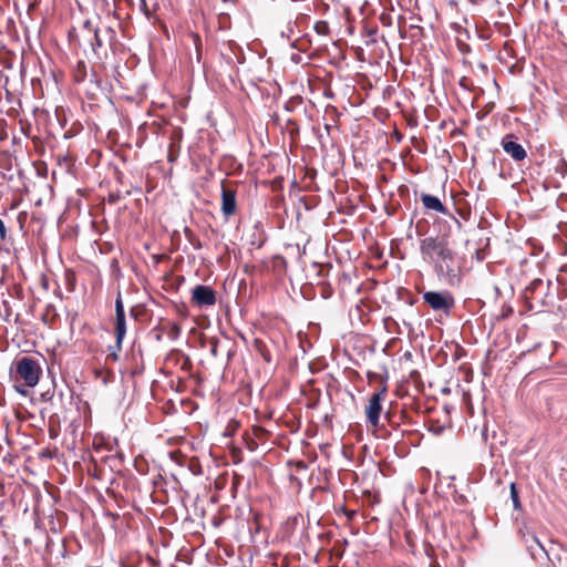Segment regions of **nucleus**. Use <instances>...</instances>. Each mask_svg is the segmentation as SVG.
I'll return each instance as SVG.
<instances>
[{
	"instance_id": "27",
	"label": "nucleus",
	"mask_w": 567,
	"mask_h": 567,
	"mask_svg": "<svg viewBox=\"0 0 567 567\" xmlns=\"http://www.w3.org/2000/svg\"><path fill=\"white\" fill-rule=\"evenodd\" d=\"M131 316L136 317L135 308H132V309H131Z\"/></svg>"
},
{
	"instance_id": "18",
	"label": "nucleus",
	"mask_w": 567,
	"mask_h": 567,
	"mask_svg": "<svg viewBox=\"0 0 567 567\" xmlns=\"http://www.w3.org/2000/svg\"><path fill=\"white\" fill-rule=\"evenodd\" d=\"M0 239L4 241L7 239V228L4 221L0 218Z\"/></svg>"
},
{
	"instance_id": "12",
	"label": "nucleus",
	"mask_w": 567,
	"mask_h": 567,
	"mask_svg": "<svg viewBox=\"0 0 567 567\" xmlns=\"http://www.w3.org/2000/svg\"><path fill=\"white\" fill-rule=\"evenodd\" d=\"M313 30L318 35L321 37H327L330 34L329 23L323 20L317 21L313 25Z\"/></svg>"
},
{
	"instance_id": "23",
	"label": "nucleus",
	"mask_w": 567,
	"mask_h": 567,
	"mask_svg": "<svg viewBox=\"0 0 567 567\" xmlns=\"http://www.w3.org/2000/svg\"><path fill=\"white\" fill-rule=\"evenodd\" d=\"M118 199H120V194L118 193H116V194L112 193V194L109 195V202L111 204H115Z\"/></svg>"
},
{
	"instance_id": "13",
	"label": "nucleus",
	"mask_w": 567,
	"mask_h": 567,
	"mask_svg": "<svg viewBox=\"0 0 567 567\" xmlns=\"http://www.w3.org/2000/svg\"><path fill=\"white\" fill-rule=\"evenodd\" d=\"M184 234H185V237L187 238V240L189 241V244L195 248V249H200L202 248V243L199 240V238L188 228L186 227L184 229Z\"/></svg>"
},
{
	"instance_id": "30",
	"label": "nucleus",
	"mask_w": 567,
	"mask_h": 567,
	"mask_svg": "<svg viewBox=\"0 0 567 567\" xmlns=\"http://www.w3.org/2000/svg\"><path fill=\"white\" fill-rule=\"evenodd\" d=\"M262 244H264V241H259V243L257 244V247H258V248H260V247L262 246Z\"/></svg>"
},
{
	"instance_id": "15",
	"label": "nucleus",
	"mask_w": 567,
	"mask_h": 567,
	"mask_svg": "<svg viewBox=\"0 0 567 567\" xmlns=\"http://www.w3.org/2000/svg\"><path fill=\"white\" fill-rule=\"evenodd\" d=\"M544 286V281L542 279H534L526 288V291L530 293H536L538 290H542Z\"/></svg>"
},
{
	"instance_id": "7",
	"label": "nucleus",
	"mask_w": 567,
	"mask_h": 567,
	"mask_svg": "<svg viewBox=\"0 0 567 567\" xmlns=\"http://www.w3.org/2000/svg\"><path fill=\"white\" fill-rule=\"evenodd\" d=\"M192 301L198 307H210L216 303L215 290L205 285H197L192 291Z\"/></svg>"
},
{
	"instance_id": "6",
	"label": "nucleus",
	"mask_w": 567,
	"mask_h": 567,
	"mask_svg": "<svg viewBox=\"0 0 567 567\" xmlns=\"http://www.w3.org/2000/svg\"><path fill=\"white\" fill-rule=\"evenodd\" d=\"M501 146L517 163L523 162L527 157L526 150L517 142L516 136L513 134H506L501 141Z\"/></svg>"
},
{
	"instance_id": "24",
	"label": "nucleus",
	"mask_w": 567,
	"mask_h": 567,
	"mask_svg": "<svg viewBox=\"0 0 567 567\" xmlns=\"http://www.w3.org/2000/svg\"><path fill=\"white\" fill-rule=\"evenodd\" d=\"M193 38H194V43H195V45H196V48H197V47H198V43H199V41H200L199 35H198V34H194V35H193Z\"/></svg>"
},
{
	"instance_id": "29",
	"label": "nucleus",
	"mask_w": 567,
	"mask_h": 567,
	"mask_svg": "<svg viewBox=\"0 0 567 567\" xmlns=\"http://www.w3.org/2000/svg\"><path fill=\"white\" fill-rule=\"evenodd\" d=\"M375 32H377L375 30H372V31H370V32H369V34H370V35H374V34H375Z\"/></svg>"
},
{
	"instance_id": "20",
	"label": "nucleus",
	"mask_w": 567,
	"mask_h": 567,
	"mask_svg": "<svg viewBox=\"0 0 567 567\" xmlns=\"http://www.w3.org/2000/svg\"><path fill=\"white\" fill-rule=\"evenodd\" d=\"M140 8H141L142 12L146 16V18H150L151 13L147 8L146 0H144V3L140 2Z\"/></svg>"
},
{
	"instance_id": "3",
	"label": "nucleus",
	"mask_w": 567,
	"mask_h": 567,
	"mask_svg": "<svg viewBox=\"0 0 567 567\" xmlns=\"http://www.w3.org/2000/svg\"><path fill=\"white\" fill-rule=\"evenodd\" d=\"M425 303H427L432 310L442 311L446 315L454 308L455 299L453 295L447 291H425L422 296Z\"/></svg>"
},
{
	"instance_id": "31",
	"label": "nucleus",
	"mask_w": 567,
	"mask_h": 567,
	"mask_svg": "<svg viewBox=\"0 0 567 567\" xmlns=\"http://www.w3.org/2000/svg\"><path fill=\"white\" fill-rule=\"evenodd\" d=\"M140 2H143V3H144V0H140Z\"/></svg>"
},
{
	"instance_id": "10",
	"label": "nucleus",
	"mask_w": 567,
	"mask_h": 567,
	"mask_svg": "<svg viewBox=\"0 0 567 567\" xmlns=\"http://www.w3.org/2000/svg\"><path fill=\"white\" fill-rule=\"evenodd\" d=\"M421 202L427 210H433L442 215H451L446 206L434 195L423 193L421 194Z\"/></svg>"
},
{
	"instance_id": "5",
	"label": "nucleus",
	"mask_w": 567,
	"mask_h": 567,
	"mask_svg": "<svg viewBox=\"0 0 567 567\" xmlns=\"http://www.w3.org/2000/svg\"><path fill=\"white\" fill-rule=\"evenodd\" d=\"M385 388L382 390L374 392L370 400L369 404L365 409L367 422L370 426L378 429L380 424V416L382 412V401L384 399Z\"/></svg>"
},
{
	"instance_id": "4",
	"label": "nucleus",
	"mask_w": 567,
	"mask_h": 567,
	"mask_svg": "<svg viewBox=\"0 0 567 567\" xmlns=\"http://www.w3.org/2000/svg\"><path fill=\"white\" fill-rule=\"evenodd\" d=\"M126 333V320H125V311L124 303L122 300L121 292L117 293L115 299V344L109 347V352L120 351L122 347L123 339Z\"/></svg>"
},
{
	"instance_id": "19",
	"label": "nucleus",
	"mask_w": 567,
	"mask_h": 567,
	"mask_svg": "<svg viewBox=\"0 0 567 567\" xmlns=\"http://www.w3.org/2000/svg\"><path fill=\"white\" fill-rule=\"evenodd\" d=\"M384 419L388 421L389 425H391L393 429H396V426L399 425V423L393 421L390 412L385 413Z\"/></svg>"
},
{
	"instance_id": "21",
	"label": "nucleus",
	"mask_w": 567,
	"mask_h": 567,
	"mask_svg": "<svg viewBox=\"0 0 567 567\" xmlns=\"http://www.w3.org/2000/svg\"><path fill=\"white\" fill-rule=\"evenodd\" d=\"M549 307H551V305H529V309H536L537 311H543Z\"/></svg>"
},
{
	"instance_id": "9",
	"label": "nucleus",
	"mask_w": 567,
	"mask_h": 567,
	"mask_svg": "<svg viewBox=\"0 0 567 567\" xmlns=\"http://www.w3.org/2000/svg\"><path fill=\"white\" fill-rule=\"evenodd\" d=\"M237 202H236V190L231 188H227L225 186L221 187V213L226 218H229L236 213Z\"/></svg>"
},
{
	"instance_id": "8",
	"label": "nucleus",
	"mask_w": 567,
	"mask_h": 567,
	"mask_svg": "<svg viewBox=\"0 0 567 567\" xmlns=\"http://www.w3.org/2000/svg\"><path fill=\"white\" fill-rule=\"evenodd\" d=\"M115 37L116 33L114 29L106 25L102 29H96L87 40L90 41V45L93 52L96 53L97 50L104 45L105 42H114Z\"/></svg>"
},
{
	"instance_id": "22",
	"label": "nucleus",
	"mask_w": 567,
	"mask_h": 567,
	"mask_svg": "<svg viewBox=\"0 0 567 567\" xmlns=\"http://www.w3.org/2000/svg\"><path fill=\"white\" fill-rule=\"evenodd\" d=\"M106 360H107V361H113V362L117 361V360H118V354H117V352H116V351L109 352V353L106 354Z\"/></svg>"
},
{
	"instance_id": "26",
	"label": "nucleus",
	"mask_w": 567,
	"mask_h": 567,
	"mask_svg": "<svg viewBox=\"0 0 567 567\" xmlns=\"http://www.w3.org/2000/svg\"><path fill=\"white\" fill-rule=\"evenodd\" d=\"M210 352H212V354H213V355H215V357H216V355H217V347H216V346H214V347L210 349Z\"/></svg>"
},
{
	"instance_id": "14",
	"label": "nucleus",
	"mask_w": 567,
	"mask_h": 567,
	"mask_svg": "<svg viewBox=\"0 0 567 567\" xmlns=\"http://www.w3.org/2000/svg\"><path fill=\"white\" fill-rule=\"evenodd\" d=\"M511 499L515 509H520L522 504L519 501L518 492L515 483H511Z\"/></svg>"
},
{
	"instance_id": "16",
	"label": "nucleus",
	"mask_w": 567,
	"mask_h": 567,
	"mask_svg": "<svg viewBox=\"0 0 567 567\" xmlns=\"http://www.w3.org/2000/svg\"><path fill=\"white\" fill-rule=\"evenodd\" d=\"M427 430L434 435H441L444 432L445 427L441 425L437 421H431L427 426Z\"/></svg>"
},
{
	"instance_id": "25",
	"label": "nucleus",
	"mask_w": 567,
	"mask_h": 567,
	"mask_svg": "<svg viewBox=\"0 0 567 567\" xmlns=\"http://www.w3.org/2000/svg\"><path fill=\"white\" fill-rule=\"evenodd\" d=\"M300 59H301V58H300V55H298V54H292V56H291V60H292L293 62H296V63H298V62L300 61Z\"/></svg>"
},
{
	"instance_id": "2",
	"label": "nucleus",
	"mask_w": 567,
	"mask_h": 567,
	"mask_svg": "<svg viewBox=\"0 0 567 567\" xmlns=\"http://www.w3.org/2000/svg\"><path fill=\"white\" fill-rule=\"evenodd\" d=\"M16 371L25 385L33 388L38 384L42 369L39 361L31 357H22L16 361Z\"/></svg>"
},
{
	"instance_id": "1",
	"label": "nucleus",
	"mask_w": 567,
	"mask_h": 567,
	"mask_svg": "<svg viewBox=\"0 0 567 567\" xmlns=\"http://www.w3.org/2000/svg\"><path fill=\"white\" fill-rule=\"evenodd\" d=\"M420 252L423 260L433 264L434 271L440 279L451 287L460 286L462 281L461 267L455 252L449 247L446 240L439 237H426L420 243Z\"/></svg>"
},
{
	"instance_id": "17",
	"label": "nucleus",
	"mask_w": 567,
	"mask_h": 567,
	"mask_svg": "<svg viewBox=\"0 0 567 567\" xmlns=\"http://www.w3.org/2000/svg\"><path fill=\"white\" fill-rule=\"evenodd\" d=\"M83 32H86V38L89 39L96 29H99L97 27H94L92 24V22L90 20H86L84 23H83Z\"/></svg>"
},
{
	"instance_id": "11",
	"label": "nucleus",
	"mask_w": 567,
	"mask_h": 567,
	"mask_svg": "<svg viewBox=\"0 0 567 567\" xmlns=\"http://www.w3.org/2000/svg\"><path fill=\"white\" fill-rule=\"evenodd\" d=\"M532 544L527 545V549L533 559L538 560L544 557L548 558V554L544 548L543 544L539 542L536 535H530Z\"/></svg>"
},
{
	"instance_id": "28",
	"label": "nucleus",
	"mask_w": 567,
	"mask_h": 567,
	"mask_svg": "<svg viewBox=\"0 0 567 567\" xmlns=\"http://www.w3.org/2000/svg\"><path fill=\"white\" fill-rule=\"evenodd\" d=\"M354 514H355V512H353V511H352V512H350V513L348 514V516L351 518V517H353V515H354Z\"/></svg>"
}]
</instances>
